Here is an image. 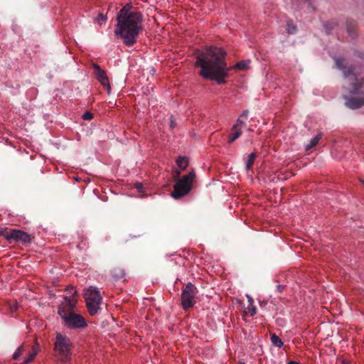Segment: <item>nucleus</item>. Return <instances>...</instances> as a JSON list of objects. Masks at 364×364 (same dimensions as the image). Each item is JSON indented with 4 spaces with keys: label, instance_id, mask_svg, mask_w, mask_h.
Segmentation results:
<instances>
[{
    "label": "nucleus",
    "instance_id": "obj_1",
    "mask_svg": "<svg viewBox=\"0 0 364 364\" xmlns=\"http://www.w3.org/2000/svg\"><path fill=\"white\" fill-rule=\"evenodd\" d=\"M196 66L201 68L200 75L205 79L223 84L228 77L230 68L224 60L225 51L217 47L206 48L204 50H197Z\"/></svg>",
    "mask_w": 364,
    "mask_h": 364
},
{
    "label": "nucleus",
    "instance_id": "obj_2",
    "mask_svg": "<svg viewBox=\"0 0 364 364\" xmlns=\"http://www.w3.org/2000/svg\"><path fill=\"white\" fill-rule=\"evenodd\" d=\"M131 3L126 4L117 16V28L114 33L120 36L124 44L131 46L136 41L139 31L141 30L142 16L139 12L132 11Z\"/></svg>",
    "mask_w": 364,
    "mask_h": 364
},
{
    "label": "nucleus",
    "instance_id": "obj_3",
    "mask_svg": "<svg viewBox=\"0 0 364 364\" xmlns=\"http://www.w3.org/2000/svg\"><path fill=\"white\" fill-rule=\"evenodd\" d=\"M77 300L68 296L64 297V301L58 309V313L63 320V324L70 329L82 328L87 326L85 318L73 311Z\"/></svg>",
    "mask_w": 364,
    "mask_h": 364
},
{
    "label": "nucleus",
    "instance_id": "obj_4",
    "mask_svg": "<svg viewBox=\"0 0 364 364\" xmlns=\"http://www.w3.org/2000/svg\"><path fill=\"white\" fill-rule=\"evenodd\" d=\"M73 344L70 339L60 333H57L54 343L55 356L58 364H65L70 360Z\"/></svg>",
    "mask_w": 364,
    "mask_h": 364
},
{
    "label": "nucleus",
    "instance_id": "obj_5",
    "mask_svg": "<svg viewBox=\"0 0 364 364\" xmlns=\"http://www.w3.org/2000/svg\"><path fill=\"white\" fill-rule=\"evenodd\" d=\"M194 178V171H190L179 179L174 185L173 191L171 193L172 197L175 199H179L187 195L192 188Z\"/></svg>",
    "mask_w": 364,
    "mask_h": 364
},
{
    "label": "nucleus",
    "instance_id": "obj_6",
    "mask_svg": "<svg viewBox=\"0 0 364 364\" xmlns=\"http://www.w3.org/2000/svg\"><path fill=\"white\" fill-rule=\"evenodd\" d=\"M84 297L89 313L91 315H95L100 309L102 303V296L97 288L90 287L85 292Z\"/></svg>",
    "mask_w": 364,
    "mask_h": 364
},
{
    "label": "nucleus",
    "instance_id": "obj_7",
    "mask_svg": "<svg viewBox=\"0 0 364 364\" xmlns=\"http://www.w3.org/2000/svg\"><path fill=\"white\" fill-rule=\"evenodd\" d=\"M198 293L197 287L191 282L187 283L181 291V306L187 310L196 304V295Z\"/></svg>",
    "mask_w": 364,
    "mask_h": 364
},
{
    "label": "nucleus",
    "instance_id": "obj_8",
    "mask_svg": "<svg viewBox=\"0 0 364 364\" xmlns=\"http://www.w3.org/2000/svg\"><path fill=\"white\" fill-rule=\"evenodd\" d=\"M4 237L11 242H21L24 244L30 243L31 236L26 232L20 230H11L4 234Z\"/></svg>",
    "mask_w": 364,
    "mask_h": 364
},
{
    "label": "nucleus",
    "instance_id": "obj_9",
    "mask_svg": "<svg viewBox=\"0 0 364 364\" xmlns=\"http://www.w3.org/2000/svg\"><path fill=\"white\" fill-rule=\"evenodd\" d=\"M93 68L95 70V75L97 80L104 87L107 89V92L110 94L111 87L106 73L97 64H94Z\"/></svg>",
    "mask_w": 364,
    "mask_h": 364
},
{
    "label": "nucleus",
    "instance_id": "obj_10",
    "mask_svg": "<svg viewBox=\"0 0 364 364\" xmlns=\"http://www.w3.org/2000/svg\"><path fill=\"white\" fill-rule=\"evenodd\" d=\"M177 166L182 171L185 170L188 165L189 160L186 156H178L176 159Z\"/></svg>",
    "mask_w": 364,
    "mask_h": 364
},
{
    "label": "nucleus",
    "instance_id": "obj_11",
    "mask_svg": "<svg viewBox=\"0 0 364 364\" xmlns=\"http://www.w3.org/2000/svg\"><path fill=\"white\" fill-rule=\"evenodd\" d=\"M321 138V134H318L316 136H315L314 137H313L310 140L309 143L307 144L306 145H305V149L307 151V150L312 149L315 146H316V144L318 143Z\"/></svg>",
    "mask_w": 364,
    "mask_h": 364
},
{
    "label": "nucleus",
    "instance_id": "obj_12",
    "mask_svg": "<svg viewBox=\"0 0 364 364\" xmlns=\"http://www.w3.org/2000/svg\"><path fill=\"white\" fill-rule=\"evenodd\" d=\"M270 340L272 345L275 347L281 348L284 345V343L282 341V339L276 334H271Z\"/></svg>",
    "mask_w": 364,
    "mask_h": 364
},
{
    "label": "nucleus",
    "instance_id": "obj_13",
    "mask_svg": "<svg viewBox=\"0 0 364 364\" xmlns=\"http://www.w3.org/2000/svg\"><path fill=\"white\" fill-rule=\"evenodd\" d=\"M255 158H256V154L254 152H252L248 155L247 160L245 161V166H246V169L247 171H249L252 168Z\"/></svg>",
    "mask_w": 364,
    "mask_h": 364
},
{
    "label": "nucleus",
    "instance_id": "obj_14",
    "mask_svg": "<svg viewBox=\"0 0 364 364\" xmlns=\"http://www.w3.org/2000/svg\"><path fill=\"white\" fill-rule=\"evenodd\" d=\"M38 353V350L36 348H33L32 350L29 352L28 355L24 360V364H28L33 360L36 355Z\"/></svg>",
    "mask_w": 364,
    "mask_h": 364
},
{
    "label": "nucleus",
    "instance_id": "obj_15",
    "mask_svg": "<svg viewBox=\"0 0 364 364\" xmlns=\"http://www.w3.org/2000/svg\"><path fill=\"white\" fill-rule=\"evenodd\" d=\"M250 63L249 60H242L236 63L234 68L239 70H246L249 68Z\"/></svg>",
    "mask_w": 364,
    "mask_h": 364
},
{
    "label": "nucleus",
    "instance_id": "obj_16",
    "mask_svg": "<svg viewBox=\"0 0 364 364\" xmlns=\"http://www.w3.org/2000/svg\"><path fill=\"white\" fill-rule=\"evenodd\" d=\"M233 131L234 132L231 133L229 136V143H232L233 141H235L242 134L241 129H236Z\"/></svg>",
    "mask_w": 364,
    "mask_h": 364
},
{
    "label": "nucleus",
    "instance_id": "obj_17",
    "mask_svg": "<svg viewBox=\"0 0 364 364\" xmlns=\"http://www.w3.org/2000/svg\"><path fill=\"white\" fill-rule=\"evenodd\" d=\"M107 18L106 15H105L102 13H100V14H98L97 16L95 17V23L101 25L104 22H105L107 21Z\"/></svg>",
    "mask_w": 364,
    "mask_h": 364
},
{
    "label": "nucleus",
    "instance_id": "obj_18",
    "mask_svg": "<svg viewBox=\"0 0 364 364\" xmlns=\"http://www.w3.org/2000/svg\"><path fill=\"white\" fill-rule=\"evenodd\" d=\"M23 350V346L21 345L13 354V359L18 360Z\"/></svg>",
    "mask_w": 364,
    "mask_h": 364
},
{
    "label": "nucleus",
    "instance_id": "obj_19",
    "mask_svg": "<svg viewBox=\"0 0 364 364\" xmlns=\"http://www.w3.org/2000/svg\"><path fill=\"white\" fill-rule=\"evenodd\" d=\"M247 313L250 314V316H253L257 313V309L252 304V305L248 304L247 307Z\"/></svg>",
    "mask_w": 364,
    "mask_h": 364
},
{
    "label": "nucleus",
    "instance_id": "obj_20",
    "mask_svg": "<svg viewBox=\"0 0 364 364\" xmlns=\"http://www.w3.org/2000/svg\"><path fill=\"white\" fill-rule=\"evenodd\" d=\"M124 271L121 269H115L112 273L113 277L116 278H122L124 276Z\"/></svg>",
    "mask_w": 364,
    "mask_h": 364
},
{
    "label": "nucleus",
    "instance_id": "obj_21",
    "mask_svg": "<svg viewBox=\"0 0 364 364\" xmlns=\"http://www.w3.org/2000/svg\"><path fill=\"white\" fill-rule=\"evenodd\" d=\"M287 30L288 33L294 34L296 31V26L293 25L291 23H288Z\"/></svg>",
    "mask_w": 364,
    "mask_h": 364
},
{
    "label": "nucleus",
    "instance_id": "obj_22",
    "mask_svg": "<svg viewBox=\"0 0 364 364\" xmlns=\"http://www.w3.org/2000/svg\"><path fill=\"white\" fill-rule=\"evenodd\" d=\"M245 123L244 121L241 120L240 119H237L236 121V124L233 125L232 130L240 129L238 128L239 126H243Z\"/></svg>",
    "mask_w": 364,
    "mask_h": 364
},
{
    "label": "nucleus",
    "instance_id": "obj_23",
    "mask_svg": "<svg viewBox=\"0 0 364 364\" xmlns=\"http://www.w3.org/2000/svg\"><path fill=\"white\" fill-rule=\"evenodd\" d=\"M66 291L68 292V294H69L72 296H75L77 294V290L75 289V288L74 287H67Z\"/></svg>",
    "mask_w": 364,
    "mask_h": 364
},
{
    "label": "nucleus",
    "instance_id": "obj_24",
    "mask_svg": "<svg viewBox=\"0 0 364 364\" xmlns=\"http://www.w3.org/2000/svg\"><path fill=\"white\" fill-rule=\"evenodd\" d=\"M93 117V115L91 112H85L83 115H82V118L83 119L85 120H90L92 119Z\"/></svg>",
    "mask_w": 364,
    "mask_h": 364
},
{
    "label": "nucleus",
    "instance_id": "obj_25",
    "mask_svg": "<svg viewBox=\"0 0 364 364\" xmlns=\"http://www.w3.org/2000/svg\"><path fill=\"white\" fill-rule=\"evenodd\" d=\"M175 127H176V123H175V122H174V120H173V116H171V117H170V127H171V129H173Z\"/></svg>",
    "mask_w": 364,
    "mask_h": 364
},
{
    "label": "nucleus",
    "instance_id": "obj_26",
    "mask_svg": "<svg viewBox=\"0 0 364 364\" xmlns=\"http://www.w3.org/2000/svg\"><path fill=\"white\" fill-rule=\"evenodd\" d=\"M135 187L138 190L139 192H142L143 191H142L143 186H142L141 183H136L135 184Z\"/></svg>",
    "mask_w": 364,
    "mask_h": 364
},
{
    "label": "nucleus",
    "instance_id": "obj_27",
    "mask_svg": "<svg viewBox=\"0 0 364 364\" xmlns=\"http://www.w3.org/2000/svg\"><path fill=\"white\" fill-rule=\"evenodd\" d=\"M249 112L248 110L245 109L242 112V113L240 114L241 117L247 118Z\"/></svg>",
    "mask_w": 364,
    "mask_h": 364
},
{
    "label": "nucleus",
    "instance_id": "obj_28",
    "mask_svg": "<svg viewBox=\"0 0 364 364\" xmlns=\"http://www.w3.org/2000/svg\"><path fill=\"white\" fill-rule=\"evenodd\" d=\"M247 298L249 304L252 305L254 303L253 299L250 295H247Z\"/></svg>",
    "mask_w": 364,
    "mask_h": 364
},
{
    "label": "nucleus",
    "instance_id": "obj_29",
    "mask_svg": "<svg viewBox=\"0 0 364 364\" xmlns=\"http://www.w3.org/2000/svg\"><path fill=\"white\" fill-rule=\"evenodd\" d=\"M283 288H284V287L282 285H281V284H279V285L277 286V290L279 291H282Z\"/></svg>",
    "mask_w": 364,
    "mask_h": 364
},
{
    "label": "nucleus",
    "instance_id": "obj_30",
    "mask_svg": "<svg viewBox=\"0 0 364 364\" xmlns=\"http://www.w3.org/2000/svg\"><path fill=\"white\" fill-rule=\"evenodd\" d=\"M180 176V171H176L175 177L178 178Z\"/></svg>",
    "mask_w": 364,
    "mask_h": 364
},
{
    "label": "nucleus",
    "instance_id": "obj_31",
    "mask_svg": "<svg viewBox=\"0 0 364 364\" xmlns=\"http://www.w3.org/2000/svg\"><path fill=\"white\" fill-rule=\"evenodd\" d=\"M239 364H245V363L243 362H240Z\"/></svg>",
    "mask_w": 364,
    "mask_h": 364
},
{
    "label": "nucleus",
    "instance_id": "obj_32",
    "mask_svg": "<svg viewBox=\"0 0 364 364\" xmlns=\"http://www.w3.org/2000/svg\"><path fill=\"white\" fill-rule=\"evenodd\" d=\"M363 185H364V182H363Z\"/></svg>",
    "mask_w": 364,
    "mask_h": 364
}]
</instances>
